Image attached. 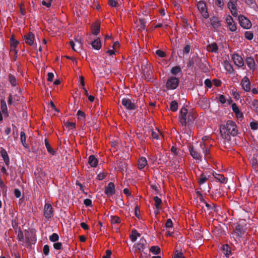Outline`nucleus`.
Returning a JSON list of instances; mask_svg holds the SVG:
<instances>
[{
	"label": "nucleus",
	"mask_w": 258,
	"mask_h": 258,
	"mask_svg": "<svg viewBox=\"0 0 258 258\" xmlns=\"http://www.w3.org/2000/svg\"><path fill=\"white\" fill-rule=\"evenodd\" d=\"M45 146L46 148L47 152L51 154L52 155H54L55 153V152L53 150V149L51 148L49 142H48L46 139L44 140Z\"/></svg>",
	"instance_id": "obj_41"
},
{
	"label": "nucleus",
	"mask_w": 258,
	"mask_h": 258,
	"mask_svg": "<svg viewBox=\"0 0 258 258\" xmlns=\"http://www.w3.org/2000/svg\"><path fill=\"white\" fill-rule=\"evenodd\" d=\"M211 24L215 30L217 29L220 26L219 21L216 17H213L211 19Z\"/></svg>",
	"instance_id": "obj_34"
},
{
	"label": "nucleus",
	"mask_w": 258,
	"mask_h": 258,
	"mask_svg": "<svg viewBox=\"0 0 258 258\" xmlns=\"http://www.w3.org/2000/svg\"><path fill=\"white\" fill-rule=\"evenodd\" d=\"M154 200L155 201V206L156 209H157V211L159 210L160 205L162 203L161 199L157 196H156L154 198Z\"/></svg>",
	"instance_id": "obj_44"
},
{
	"label": "nucleus",
	"mask_w": 258,
	"mask_h": 258,
	"mask_svg": "<svg viewBox=\"0 0 258 258\" xmlns=\"http://www.w3.org/2000/svg\"><path fill=\"white\" fill-rule=\"evenodd\" d=\"M98 160L94 155H90L88 158V163L92 167H96L98 165Z\"/></svg>",
	"instance_id": "obj_27"
},
{
	"label": "nucleus",
	"mask_w": 258,
	"mask_h": 258,
	"mask_svg": "<svg viewBox=\"0 0 258 258\" xmlns=\"http://www.w3.org/2000/svg\"><path fill=\"white\" fill-rule=\"evenodd\" d=\"M143 73L145 76V79L147 81H150L152 79V71L151 66L148 64V62H146V64L144 66H142Z\"/></svg>",
	"instance_id": "obj_8"
},
{
	"label": "nucleus",
	"mask_w": 258,
	"mask_h": 258,
	"mask_svg": "<svg viewBox=\"0 0 258 258\" xmlns=\"http://www.w3.org/2000/svg\"><path fill=\"white\" fill-rule=\"evenodd\" d=\"M249 125L251 129L253 131H255L258 129V123L255 121L251 122Z\"/></svg>",
	"instance_id": "obj_54"
},
{
	"label": "nucleus",
	"mask_w": 258,
	"mask_h": 258,
	"mask_svg": "<svg viewBox=\"0 0 258 258\" xmlns=\"http://www.w3.org/2000/svg\"><path fill=\"white\" fill-rule=\"evenodd\" d=\"M204 84H205V86L206 87H208L209 88H211L212 86V82H211V80L209 79H206L205 80Z\"/></svg>",
	"instance_id": "obj_64"
},
{
	"label": "nucleus",
	"mask_w": 258,
	"mask_h": 258,
	"mask_svg": "<svg viewBox=\"0 0 258 258\" xmlns=\"http://www.w3.org/2000/svg\"><path fill=\"white\" fill-rule=\"evenodd\" d=\"M49 240L53 242H56L59 239L58 235L57 233H53L52 235L49 236Z\"/></svg>",
	"instance_id": "obj_48"
},
{
	"label": "nucleus",
	"mask_w": 258,
	"mask_h": 258,
	"mask_svg": "<svg viewBox=\"0 0 258 258\" xmlns=\"http://www.w3.org/2000/svg\"><path fill=\"white\" fill-rule=\"evenodd\" d=\"M122 105L128 110H134L136 108L135 104L127 98H123L121 100Z\"/></svg>",
	"instance_id": "obj_13"
},
{
	"label": "nucleus",
	"mask_w": 258,
	"mask_h": 258,
	"mask_svg": "<svg viewBox=\"0 0 258 258\" xmlns=\"http://www.w3.org/2000/svg\"><path fill=\"white\" fill-rule=\"evenodd\" d=\"M165 227L167 228H172L173 227V223L170 219H168L166 224Z\"/></svg>",
	"instance_id": "obj_62"
},
{
	"label": "nucleus",
	"mask_w": 258,
	"mask_h": 258,
	"mask_svg": "<svg viewBox=\"0 0 258 258\" xmlns=\"http://www.w3.org/2000/svg\"><path fill=\"white\" fill-rule=\"evenodd\" d=\"M43 252L44 255H48L49 253V247L47 244L44 245L43 248Z\"/></svg>",
	"instance_id": "obj_55"
},
{
	"label": "nucleus",
	"mask_w": 258,
	"mask_h": 258,
	"mask_svg": "<svg viewBox=\"0 0 258 258\" xmlns=\"http://www.w3.org/2000/svg\"><path fill=\"white\" fill-rule=\"evenodd\" d=\"M52 0H43L42 1L41 4L43 6H45L47 8H49L51 6V3Z\"/></svg>",
	"instance_id": "obj_58"
},
{
	"label": "nucleus",
	"mask_w": 258,
	"mask_h": 258,
	"mask_svg": "<svg viewBox=\"0 0 258 258\" xmlns=\"http://www.w3.org/2000/svg\"><path fill=\"white\" fill-rule=\"evenodd\" d=\"M156 54L160 57H164L166 56L165 53L160 49L156 51Z\"/></svg>",
	"instance_id": "obj_60"
},
{
	"label": "nucleus",
	"mask_w": 258,
	"mask_h": 258,
	"mask_svg": "<svg viewBox=\"0 0 258 258\" xmlns=\"http://www.w3.org/2000/svg\"><path fill=\"white\" fill-rule=\"evenodd\" d=\"M182 72L181 68L179 66H175L172 67L170 72L173 75H176L180 74Z\"/></svg>",
	"instance_id": "obj_43"
},
{
	"label": "nucleus",
	"mask_w": 258,
	"mask_h": 258,
	"mask_svg": "<svg viewBox=\"0 0 258 258\" xmlns=\"http://www.w3.org/2000/svg\"><path fill=\"white\" fill-rule=\"evenodd\" d=\"M91 45L92 47L96 50H99L101 48V40L99 38L95 39L92 43Z\"/></svg>",
	"instance_id": "obj_30"
},
{
	"label": "nucleus",
	"mask_w": 258,
	"mask_h": 258,
	"mask_svg": "<svg viewBox=\"0 0 258 258\" xmlns=\"http://www.w3.org/2000/svg\"><path fill=\"white\" fill-rule=\"evenodd\" d=\"M115 185L114 184L110 182L105 187V194L107 197H111L115 194Z\"/></svg>",
	"instance_id": "obj_14"
},
{
	"label": "nucleus",
	"mask_w": 258,
	"mask_h": 258,
	"mask_svg": "<svg viewBox=\"0 0 258 258\" xmlns=\"http://www.w3.org/2000/svg\"><path fill=\"white\" fill-rule=\"evenodd\" d=\"M1 109L4 116L5 117H8L9 112L8 110L7 105L6 101L4 100H2L1 101Z\"/></svg>",
	"instance_id": "obj_24"
},
{
	"label": "nucleus",
	"mask_w": 258,
	"mask_h": 258,
	"mask_svg": "<svg viewBox=\"0 0 258 258\" xmlns=\"http://www.w3.org/2000/svg\"><path fill=\"white\" fill-rule=\"evenodd\" d=\"M232 95L236 100H238L240 98V95L239 93L236 91L234 90H232Z\"/></svg>",
	"instance_id": "obj_63"
},
{
	"label": "nucleus",
	"mask_w": 258,
	"mask_h": 258,
	"mask_svg": "<svg viewBox=\"0 0 258 258\" xmlns=\"http://www.w3.org/2000/svg\"><path fill=\"white\" fill-rule=\"evenodd\" d=\"M220 133L223 139L226 141L231 140V136H235L238 133L237 125L232 120H228L225 124H223L220 127Z\"/></svg>",
	"instance_id": "obj_1"
},
{
	"label": "nucleus",
	"mask_w": 258,
	"mask_h": 258,
	"mask_svg": "<svg viewBox=\"0 0 258 258\" xmlns=\"http://www.w3.org/2000/svg\"><path fill=\"white\" fill-rule=\"evenodd\" d=\"M148 164L147 159L142 157L138 160V168L141 170L144 169Z\"/></svg>",
	"instance_id": "obj_23"
},
{
	"label": "nucleus",
	"mask_w": 258,
	"mask_h": 258,
	"mask_svg": "<svg viewBox=\"0 0 258 258\" xmlns=\"http://www.w3.org/2000/svg\"><path fill=\"white\" fill-rule=\"evenodd\" d=\"M224 65L225 70L229 73V74H232L234 69L231 64V63L227 60H225L224 61Z\"/></svg>",
	"instance_id": "obj_35"
},
{
	"label": "nucleus",
	"mask_w": 258,
	"mask_h": 258,
	"mask_svg": "<svg viewBox=\"0 0 258 258\" xmlns=\"http://www.w3.org/2000/svg\"><path fill=\"white\" fill-rule=\"evenodd\" d=\"M244 227L240 224L235 226L234 231V234L238 238H241L244 234Z\"/></svg>",
	"instance_id": "obj_15"
},
{
	"label": "nucleus",
	"mask_w": 258,
	"mask_h": 258,
	"mask_svg": "<svg viewBox=\"0 0 258 258\" xmlns=\"http://www.w3.org/2000/svg\"><path fill=\"white\" fill-rule=\"evenodd\" d=\"M66 125L67 127H69L70 129H73V128H76V123L75 122L67 121L66 123Z\"/></svg>",
	"instance_id": "obj_61"
},
{
	"label": "nucleus",
	"mask_w": 258,
	"mask_h": 258,
	"mask_svg": "<svg viewBox=\"0 0 258 258\" xmlns=\"http://www.w3.org/2000/svg\"><path fill=\"white\" fill-rule=\"evenodd\" d=\"M245 37L248 40H251L253 38V34L251 31H246L244 33Z\"/></svg>",
	"instance_id": "obj_50"
},
{
	"label": "nucleus",
	"mask_w": 258,
	"mask_h": 258,
	"mask_svg": "<svg viewBox=\"0 0 258 258\" xmlns=\"http://www.w3.org/2000/svg\"><path fill=\"white\" fill-rule=\"evenodd\" d=\"M231 59L234 64L238 68L244 66V61L242 57L237 53H234L231 56Z\"/></svg>",
	"instance_id": "obj_11"
},
{
	"label": "nucleus",
	"mask_w": 258,
	"mask_h": 258,
	"mask_svg": "<svg viewBox=\"0 0 258 258\" xmlns=\"http://www.w3.org/2000/svg\"><path fill=\"white\" fill-rule=\"evenodd\" d=\"M110 221L112 224H117L120 222V218L116 216H111Z\"/></svg>",
	"instance_id": "obj_49"
},
{
	"label": "nucleus",
	"mask_w": 258,
	"mask_h": 258,
	"mask_svg": "<svg viewBox=\"0 0 258 258\" xmlns=\"http://www.w3.org/2000/svg\"><path fill=\"white\" fill-rule=\"evenodd\" d=\"M1 155L5 162L6 165L8 166L10 164V160H9V156H8L7 152L5 149H3L1 151Z\"/></svg>",
	"instance_id": "obj_26"
},
{
	"label": "nucleus",
	"mask_w": 258,
	"mask_h": 258,
	"mask_svg": "<svg viewBox=\"0 0 258 258\" xmlns=\"http://www.w3.org/2000/svg\"><path fill=\"white\" fill-rule=\"evenodd\" d=\"M148 252H149L148 248L143 250V251H141L140 252L141 254H140V256L139 257V258H148Z\"/></svg>",
	"instance_id": "obj_51"
},
{
	"label": "nucleus",
	"mask_w": 258,
	"mask_h": 258,
	"mask_svg": "<svg viewBox=\"0 0 258 258\" xmlns=\"http://www.w3.org/2000/svg\"><path fill=\"white\" fill-rule=\"evenodd\" d=\"M11 41V48L17 47L19 42L13 37L10 39Z\"/></svg>",
	"instance_id": "obj_53"
},
{
	"label": "nucleus",
	"mask_w": 258,
	"mask_h": 258,
	"mask_svg": "<svg viewBox=\"0 0 258 258\" xmlns=\"http://www.w3.org/2000/svg\"><path fill=\"white\" fill-rule=\"evenodd\" d=\"M200 201L205 204V206L208 208V210L213 211L214 212H218L219 207L216 206L215 204H210L207 203L204 200V199H203V198L202 197L200 198Z\"/></svg>",
	"instance_id": "obj_22"
},
{
	"label": "nucleus",
	"mask_w": 258,
	"mask_h": 258,
	"mask_svg": "<svg viewBox=\"0 0 258 258\" xmlns=\"http://www.w3.org/2000/svg\"><path fill=\"white\" fill-rule=\"evenodd\" d=\"M24 40L27 44L32 46L35 40L34 35L32 32H30L25 36Z\"/></svg>",
	"instance_id": "obj_20"
},
{
	"label": "nucleus",
	"mask_w": 258,
	"mask_h": 258,
	"mask_svg": "<svg viewBox=\"0 0 258 258\" xmlns=\"http://www.w3.org/2000/svg\"><path fill=\"white\" fill-rule=\"evenodd\" d=\"M150 251L154 254H157L160 252V248L158 246H152L150 248Z\"/></svg>",
	"instance_id": "obj_47"
},
{
	"label": "nucleus",
	"mask_w": 258,
	"mask_h": 258,
	"mask_svg": "<svg viewBox=\"0 0 258 258\" xmlns=\"http://www.w3.org/2000/svg\"><path fill=\"white\" fill-rule=\"evenodd\" d=\"M245 62L247 67L250 70H254L255 69V62L253 57H246L245 59Z\"/></svg>",
	"instance_id": "obj_19"
},
{
	"label": "nucleus",
	"mask_w": 258,
	"mask_h": 258,
	"mask_svg": "<svg viewBox=\"0 0 258 258\" xmlns=\"http://www.w3.org/2000/svg\"><path fill=\"white\" fill-rule=\"evenodd\" d=\"M140 234L136 230H133L132 231L131 234H130V237L132 241H135L138 237H139Z\"/></svg>",
	"instance_id": "obj_42"
},
{
	"label": "nucleus",
	"mask_w": 258,
	"mask_h": 258,
	"mask_svg": "<svg viewBox=\"0 0 258 258\" xmlns=\"http://www.w3.org/2000/svg\"><path fill=\"white\" fill-rule=\"evenodd\" d=\"M232 110L235 113L236 117L241 120L243 118V114L242 112L239 110L238 106L235 103L232 104Z\"/></svg>",
	"instance_id": "obj_16"
},
{
	"label": "nucleus",
	"mask_w": 258,
	"mask_h": 258,
	"mask_svg": "<svg viewBox=\"0 0 258 258\" xmlns=\"http://www.w3.org/2000/svg\"><path fill=\"white\" fill-rule=\"evenodd\" d=\"M148 248L146 240L142 237L137 243L134 244L132 250L135 253L137 251L141 252Z\"/></svg>",
	"instance_id": "obj_3"
},
{
	"label": "nucleus",
	"mask_w": 258,
	"mask_h": 258,
	"mask_svg": "<svg viewBox=\"0 0 258 258\" xmlns=\"http://www.w3.org/2000/svg\"><path fill=\"white\" fill-rule=\"evenodd\" d=\"M53 216V210L50 204L45 203L44 206V216L46 219H50Z\"/></svg>",
	"instance_id": "obj_10"
},
{
	"label": "nucleus",
	"mask_w": 258,
	"mask_h": 258,
	"mask_svg": "<svg viewBox=\"0 0 258 258\" xmlns=\"http://www.w3.org/2000/svg\"><path fill=\"white\" fill-rule=\"evenodd\" d=\"M76 43L71 41L70 42V44L72 47V48L75 51H78L79 49H80L81 47V42L79 41L78 39H76Z\"/></svg>",
	"instance_id": "obj_28"
},
{
	"label": "nucleus",
	"mask_w": 258,
	"mask_h": 258,
	"mask_svg": "<svg viewBox=\"0 0 258 258\" xmlns=\"http://www.w3.org/2000/svg\"><path fill=\"white\" fill-rule=\"evenodd\" d=\"M223 253L226 257H229L231 254V249L228 244H224L221 247Z\"/></svg>",
	"instance_id": "obj_33"
},
{
	"label": "nucleus",
	"mask_w": 258,
	"mask_h": 258,
	"mask_svg": "<svg viewBox=\"0 0 258 258\" xmlns=\"http://www.w3.org/2000/svg\"><path fill=\"white\" fill-rule=\"evenodd\" d=\"M53 246L54 249L56 250H60L62 248V243L59 242H54Z\"/></svg>",
	"instance_id": "obj_57"
},
{
	"label": "nucleus",
	"mask_w": 258,
	"mask_h": 258,
	"mask_svg": "<svg viewBox=\"0 0 258 258\" xmlns=\"http://www.w3.org/2000/svg\"><path fill=\"white\" fill-rule=\"evenodd\" d=\"M196 117V114L192 111L188 112V115L186 119L187 124H192Z\"/></svg>",
	"instance_id": "obj_31"
},
{
	"label": "nucleus",
	"mask_w": 258,
	"mask_h": 258,
	"mask_svg": "<svg viewBox=\"0 0 258 258\" xmlns=\"http://www.w3.org/2000/svg\"><path fill=\"white\" fill-rule=\"evenodd\" d=\"M179 83V80L174 76L169 77L167 80L166 87L168 90H174L176 89Z\"/></svg>",
	"instance_id": "obj_4"
},
{
	"label": "nucleus",
	"mask_w": 258,
	"mask_h": 258,
	"mask_svg": "<svg viewBox=\"0 0 258 258\" xmlns=\"http://www.w3.org/2000/svg\"><path fill=\"white\" fill-rule=\"evenodd\" d=\"M200 147L202 149L203 153L205 155H208L209 153V146L210 145L208 143H200Z\"/></svg>",
	"instance_id": "obj_37"
},
{
	"label": "nucleus",
	"mask_w": 258,
	"mask_h": 258,
	"mask_svg": "<svg viewBox=\"0 0 258 258\" xmlns=\"http://www.w3.org/2000/svg\"><path fill=\"white\" fill-rule=\"evenodd\" d=\"M17 238L19 241L23 243H29L30 242L29 237H26L24 238L23 231L20 229V227L19 228Z\"/></svg>",
	"instance_id": "obj_21"
},
{
	"label": "nucleus",
	"mask_w": 258,
	"mask_h": 258,
	"mask_svg": "<svg viewBox=\"0 0 258 258\" xmlns=\"http://www.w3.org/2000/svg\"><path fill=\"white\" fill-rule=\"evenodd\" d=\"M188 110L185 107H182L180 110L179 121L180 124L184 127H185L187 124L186 119L188 115Z\"/></svg>",
	"instance_id": "obj_7"
},
{
	"label": "nucleus",
	"mask_w": 258,
	"mask_h": 258,
	"mask_svg": "<svg viewBox=\"0 0 258 258\" xmlns=\"http://www.w3.org/2000/svg\"><path fill=\"white\" fill-rule=\"evenodd\" d=\"M211 171L203 172L199 169L198 172H196L198 182L201 186L206 182L207 180L211 177Z\"/></svg>",
	"instance_id": "obj_2"
},
{
	"label": "nucleus",
	"mask_w": 258,
	"mask_h": 258,
	"mask_svg": "<svg viewBox=\"0 0 258 258\" xmlns=\"http://www.w3.org/2000/svg\"><path fill=\"white\" fill-rule=\"evenodd\" d=\"M245 4L254 11L257 9V6L255 0H244Z\"/></svg>",
	"instance_id": "obj_32"
},
{
	"label": "nucleus",
	"mask_w": 258,
	"mask_h": 258,
	"mask_svg": "<svg viewBox=\"0 0 258 258\" xmlns=\"http://www.w3.org/2000/svg\"><path fill=\"white\" fill-rule=\"evenodd\" d=\"M0 188L2 190L3 197H6L7 196V186L1 178H0Z\"/></svg>",
	"instance_id": "obj_40"
},
{
	"label": "nucleus",
	"mask_w": 258,
	"mask_h": 258,
	"mask_svg": "<svg viewBox=\"0 0 258 258\" xmlns=\"http://www.w3.org/2000/svg\"><path fill=\"white\" fill-rule=\"evenodd\" d=\"M9 81H10L11 84L13 86H16L17 85V79L14 76H13L11 74H10L9 75Z\"/></svg>",
	"instance_id": "obj_46"
},
{
	"label": "nucleus",
	"mask_w": 258,
	"mask_h": 258,
	"mask_svg": "<svg viewBox=\"0 0 258 258\" xmlns=\"http://www.w3.org/2000/svg\"><path fill=\"white\" fill-rule=\"evenodd\" d=\"M100 32V26L96 24L93 27V30H92V33L93 34L95 35H97Z\"/></svg>",
	"instance_id": "obj_52"
},
{
	"label": "nucleus",
	"mask_w": 258,
	"mask_h": 258,
	"mask_svg": "<svg viewBox=\"0 0 258 258\" xmlns=\"http://www.w3.org/2000/svg\"><path fill=\"white\" fill-rule=\"evenodd\" d=\"M238 20L240 25L244 29H248L251 27V23L250 20L243 15H239Z\"/></svg>",
	"instance_id": "obj_6"
},
{
	"label": "nucleus",
	"mask_w": 258,
	"mask_h": 258,
	"mask_svg": "<svg viewBox=\"0 0 258 258\" xmlns=\"http://www.w3.org/2000/svg\"><path fill=\"white\" fill-rule=\"evenodd\" d=\"M208 48L209 50L211 51L212 52L218 53V47L216 43H212L210 44L208 46Z\"/></svg>",
	"instance_id": "obj_39"
},
{
	"label": "nucleus",
	"mask_w": 258,
	"mask_h": 258,
	"mask_svg": "<svg viewBox=\"0 0 258 258\" xmlns=\"http://www.w3.org/2000/svg\"><path fill=\"white\" fill-rule=\"evenodd\" d=\"M242 89L246 92H249L250 90L251 83L248 77H244L241 81Z\"/></svg>",
	"instance_id": "obj_17"
},
{
	"label": "nucleus",
	"mask_w": 258,
	"mask_h": 258,
	"mask_svg": "<svg viewBox=\"0 0 258 258\" xmlns=\"http://www.w3.org/2000/svg\"><path fill=\"white\" fill-rule=\"evenodd\" d=\"M237 3L238 0H228L227 3V7L234 17H237L238 15Z\"/></svg>",
	"instance_id": "obj_5"
},
{
	"label": "nucleus",
	"mask_w": 258,
	"mask_h": 258,
	"mask_svg": "<svg viewBox=\"0 0 258 258\" xmlns=\"http://www.w3.org/2000/svg\"><path fill=\"white\" fill-rule=\"evenodd\" d=\"M211 172L213 176L218 180L221 183H225L226 182L227 180L223 175L216 173L213 171H211Z\"/></svg>",
	"instance_id": "obj_25"
},
{
	"label": "nucleus",
	"mask_w": 258,
	"mask_h": 258,
	"mask_svg": "<svg viewBox=\"0 0 258 258\" xmlns=\"http://www.w3.org/2000/svg\"><path fill=\"white\" fill-rule=\"evenodd\" d=\"M189 153L192 157L196 160L197 163L201 162V154L196 150L194 147H191L189 149Z\"/></svg>",
	"instance_id": "obj_18"
},
{
	"label": "nucleus",
	"mask_w": 258,
	"mask_h": 258,
	"mask_svg": "<svg viewBox=\"0 0 258 258\" xmlns=\"http://www.w3.org/2000/svg\"><path fill=\"white\" fill-rule=\"evenodd\" d=\"M225 20L229 30L232 32L236 31L237 27L232 17L230 15H228Z\"/></svg>",
	"instance_id": "obj_12"
},
{
	"label": "nucleus",
	"mask_w": 258,
	"mask_h": 258,
	"mask_svg": "<svg viewBox=\"0 0 258 258\" xmlns=\"http://www.w3.org/2000/svg\"><path fill=\"white\" fill-rule=\"evenodd\" d=\"M192 50V46L190 44H185L182 50L183 55H187Z\"/></svg>",
	"instance_id": "obj_38"
},
{
	"label": "nucleus",
	"mask_w": 258,
	"mask_h": 258,
	"mask_svg": "<svg viewBox=\"0 0 258 258\" xmlns=\"http://www.w3.org/2000/svg\"><path fill=\"white\" fill-rule=\"evenodd\" d=\"M215 5L219 8H222L224 6L223 0H214Z\"/></svg>",
	"instance_id": "obj_56"
},
{
	"label": "nucleus",
	"mask_w": 258,
	"mask_h": 258,
	"mask_svg": "<svg viewBox=\"0 0 258 258\" xmlns=\"http://www.w3.org/2000/svg\"><path fill=\"white\" fill-rule=\"evenodd\" d=\"M20 140L23 147L25 148H28L29 146L26 142V137L25 133L24 132H21L20 133Z\"/></svg>",
	"instance_id": "obj_36"
},
{
	"label": "nucleus",
	"mask_w": 258,
	"mask_h": 258,
	"mask_svg": "<svg viewBox=\"0 0 258 258\" xmlns=\"http://www.w3.org/2000/svg\"><path fill=\"white\" fill-rule=\"evenodd\" d=\"M178 103L175 100L172 101L170 104V110L173 112L176 111L178 109Z\"/></svg>",
	"instance_id": "obj_45"
},
{
	"label": "nucleus",
	"mask_w": 258,
	"mask_h": 258,
	"mask_svg": "<svg viewBox=\"0 0 258 258\" xmlns=\"http://www.w3.org/2000/svg\"><path fill=\"white\" fill-rule=\"evenodd\" d=\"M197 8L203 17L207 18L209 17L206 5L204 1H201L199 2L197 4Z\"/></svg>",
	"instance_id": "obj_9"
},
{
	"label": "nucleus",
	"mask_w": 258,
	"mask_h": 258,
	"mask_svg": "<svg viewBox=\"0 0 258 258\" xmlns=\"http://www.w3.org/2000/svg\"><path fill=\"white\" fill-rule=\"evenodd\" d=\"M171 21L170 20L165 19L163 20L162 22L158 23L155 26V28L163 27L166 29L170 24Z\"/></svg>",
	"instance_id": "obj_29"
},
{
	"label": "nucleus",
	"mask_w": 258,
	"mask_h": 258,
	"mask_svg": "<svg viewBox=\"0 0 258 258\" xmlns=\"http://www.w3.org/2000/svg\"><path fill=\"white\" fill-rule=\"evenodd\" d=\"M159 130H157V131H152V138L156 140H158L159 139Z\"/></svg>",
	"instance_id": "obj_59"
}]
</instances>
